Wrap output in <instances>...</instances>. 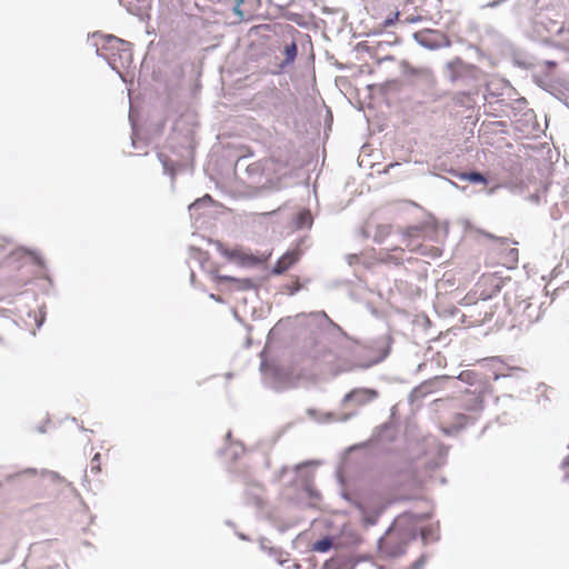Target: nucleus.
I'll use <instances>...</instances> for the list:
<instances>
[{"label": "nucleus", "instance_id": "1a4fd4ad", "mask_svg": "<svg viewBox=\"0 0 569 569\" xmlns=\"http://www.w3.org/2000/svg\"><path fill=\"white\" fill-rule=\"evenodd\" d=\"M297 52H298V50H297V46L295 42L287 44L283 50V53L286 57L284 61L280 64V70L277 71L276 73H280L284 67L291 64L296 60Z\"/></svg>", "mask_w": 569, "mask_h": 569}, {"label": "nucleus", "instance_id": "2eb2a0df", "mask_svg": "<svg viewBox=\"0 0 569 569\" xmlns=\"http://www.w3.org/2000/svg\"><path fill=\"white\" fill-rule=\"evenodd\" d=\"M323 569H345V565L339 559H329L325 562Z\"/></svg>", "mask_w": 569, "mask_h": 569}, {"label": "nucleus", "instance_id": "0eeeda50", "mask_svg": "<svg viewBox=\"0 0 569 569\" xmlns=\"http://www.w3.org/2000/svg\"><path fill=\"white\" fill-rule=\"evenodd\" d=\"M128 11L141 16L151 8V0H123Z\"/></svg>", "mask_w": 569, "mask_h": 569}, {"label": "nucleus", "instance_id": "ddd939ff", "mask_svg": "<svg viewBox=\"0 0 569 569\" xmlns=\"http://www.w3.org/2000/svg\"><path fill=\"white\" fill-rule=\"evenodd\" d=\"M244 2V0H236V4L233 7V11L238 17V21H246L251 18L250 13H246L241 9V4Z\"/></svg>", "mask_w": 569, "mask_h": 569}, {"label": "nucleus", "instance_id": "dca6fc26", "mask_svg": "<svg viewBox=\"0 0 569 569\" xmlns=\"http://www.w3.org/2000/svg\"><path fill=\"white\" fill-rule=\"evenodd\" d=\"M377 519H378V515L365 516L363 517V522L367 526H372V525H375L377 522Z\"/></svg>", "mask_w": 569, "mask_h": 569}, {"label": "nucleus", "instance_id": "b1692460", "mask_svg": "<svg viewBox=\"0 0 569 569\" xmlns=\"http://www.w3.org/2000/svg\"><path fill=\"white\" fill-rule=\"evenodd\" d=\"M421 535H422L423 539H426V530H422Z\"/></svg>", "mask_w": 569, "mask_h": 569}, {"label": "nucleus", "instance_id": "9d476101", "mask_svg": "<svg viewBox=\"0 0 569 569\" xmlns=\"http://www.w3.org/2000/svg\"><path fill=\"white\" fill-rule=\"evenodd\" d=\"M286 163L276 158H268L262 161V170L264 172H279L286 168Z\"/></svg>", "mask_w": 569, "mask_h": 569}, {"label": "nucleus", "instance_id": "f257e3e1", "mask_svg": "<svg viewBox=\"0 0 569 569\" xmlns=\"http://www.w3.org/2000/svg\"><path fill=\"white\" fill-rule=\"evenodd\" d=\"M416 521L409 513L399 516L393 525L379 540V552L383 557L396 558L405 553L407 545L415 539L413 530L407 527Z\"/></svg>", "mask_w": 569, "mask_h": 569}, {"label": "nucleus", "instance_id": "4be33fe9", "mask_svg": "<svg viewBox=\"0 0 569 569\" xmlns=\"http://www.w3.org/2000/svg\"><path fill=\"white\" fill-rule=\"evenodd\" d=\"M391 23H393V19H388V20H386L385 26H389Z\"/></svg>", "mask_w": 569, "mask_h": 569}, {"label": "nucleus", "instance_id": "6e6552de", "mask_svg": "<svg viewBox=\"0 0 569 569\" xmlns=\"http://www.w3.org/2000/svg\"><path fill=\"white\" fill-rule=\"evenodd\" d=\"M463 403H465L466 410L478 412L482 409L483 401L479 396H477L472 392H466V398L463 400Z\"/></svg>", "mask_w": 569, "mask_h": 569}, {"label": "nucleus", "instance_id": "a211bd4d", "mask_svg": "<svg viewBox=\"0 0 569 569\" xmlns=\"http://www.w3.org/2000/svg\"><path fill=\"white\" fill-rule=\"evenodd\" d=\"M300 288H301V284L299 283V280H296L290 293H295V292L299 291Z\"/></svg>", "mask_w": 569, "mask_h": 569}, {"label": "nucleus", "instance_id": "20e7f679", "mask_svg": "<svg viewBox=\"0 0 569 569\" xmlns=\"http://www.w3.org/2000/svg\"><path fill=\"white\" fill-rule=\"evenodd\" d=\"M499 284L497 280L491 276H483L476 284V290L473 293H469L465 297V301H471L472 297L478 295L479 299L482 301H487L499 291Z\"/></svg>", "mask_w": 569, "mask_h": 569}, {"label": "nucleus", "instance_id": "4468645a", "mask_svg": "<svg viewBox=\"0 0 569 569\" xmlns=\"http://www.w3.org/2000/svg\"><path fill=\"white\" fill-rule=\"evenodd\" d=\"M100 463H101V456H100V453H96L90 462L91 472L99 473L101 471Z\"/></svg>", "mask_w": 569, "mask_h": 569}, {"label": "nucleus", "instance_id": "5701e85b", "mask_svg": "<svg viewBox=\"0 0 569 569\" xmlns=\"http://www.w3.org/2000/svg\"><path fill=\"white\" fill-rule=\"evenodd\" d=\"M211 298H212V299H216L217 301H221V299H220V298H217V296H214V295H211Z\"/></svg>", "mask_w": 569, "mask_h": 569}, {"label": "nucleus", "instance_id": "f8f14e48", "mask_svg": "<svg viewBox=\"0 0 569 569\" xmlns=\"http://www.w3.org/2000/svg\"><path fill=\"white\" fill-rule=\"evenodd\" d=\"M332 547V540L326 537L312 545V550L317 552H327Z\"/></svg>", "mask_w": 569, "mask_h": 569}, {"label": "nucleus", "instance_id": "9b49d317", "mask_svg": "<svg viewBox=\"0 0 569 569\" xmlns=\"http://www.w3.org/2000/svg\"><path fill=\"white\" fill-rule=\"evenodd\" d=\"M461 180H466L472 183H483L487 184V179L480 172H463L459 174Z\"/></svg>", "mask_w": 569, "mask_h": 569}, {"label": "nucleus", "instance_id": "423d86ee", "mask_svg": "<svg viewBox=\"0 0 569 569\" xmlns=\"http://www.w3.org/2000/svg\"><path fill=\"white\" fill-rule=\"evenodd\" d=\"M378 397L373 389H355L345 397V401H355L358 406H363Z\"/></svg>", "mask_w": 569, "mask_h": 569}, {"label": "nucleus", "instance_id": "aec40b11", "mask_svg": "<svg viewBox=\"0 0 569 569\" xmlns=\"http://www.w3.org/2000/svg\"><path fill=\"white\" fill-rule=\"evenodd\" d=\"M241 283H242V286H241L242 288L250 287V281L249 280H243V281H241Z\"/></svg>", "mask_w": 569, "mask_h": 569}, {"label": "nucleus", "instance_id": "7ed1b4c3", "mask_svg": "<svg viewBox=\"0 0 569 569\" xmlns=\"http://www.w3.org/2000/svg\"><path fill=\"white\" fill-rule=\"evenodd\" d=\"M422 233H423V229L422 228H418V227H413V228H409L406 233H405V238L407 240V247H410V250L411 251H416V252H419L421 256H426V257H430V258H438L441 256V250L438 248V247H433V246H430V247H427V246H415L413 244V239L415 238H421L422 237Z\"/></svg>", "mask_w": 569, "mask_h": 569}, {"label": "nucleus", "instance_id": "f3484780", "mask_svg": "<svg viewBox=\"0 0 569 569\" xmlns=\"http://www.w3.org/2000/svg\"><path fill=\"white\" fill-rule=\"evenodd\" d=\"M468 422V418L466 415H462V413H458V425L459 426H463Z\"/></svg>", "mask_w": 569, "mask_h": 569}, {"label": "nucleus", "instance_id": "412c9836", "mask_svg": "<svg viewBox=\"0 0 569 569\" xmlns=\"http://www.w3.org/2000/svg\"><path fill=\"white\" fill-rule=\"evenodd\" d=\"M222 280H228V281H236V279L231 278V277H221Z\"/></svg>", "mask_w": 569, "mask_h": 569}, {"label": "nucleus", "instance_id": "f03ea898", "mask_svg": "<svg viewBox=\"0 0 569 569\" xmlns=\"http://www.w3.org/2000/svg\"><path fill=\"white\" fill-rule=\"evenodd\" d=\"M98 52L118 73L130 67L133 60L131 44L116 36H106Z\"/></svg>", "mask_w": 569, "mask_h": 569}, {"label": "nucleus", "instance_id": "39448f33", "mask_svg": "<svg viewBox=\"0 0 569 569\" xmlns=\"http://www.w3.org/2000/svg\"><path fill=\"white\" fill-rule=\"evenodd\" d=\"M301 257L300 249H293L283 253L273 266L271 273L272 274H282L287 270H289L292 266H295Z\"/></svg>", "mask_w": 569, "mask_h": 569}, {"label": "nucleus", "instance_id": "6ab92c4d", "mask_svg": "<svg viewBox=\"0 0 569 569\" xmlns=\"http://www.w3.org/2000/svg\"><path fill=\"white\" fill-rule=\"evenodd\" d=\"M493 315V310L490 308V311H486L483 320H486L488 317L491 318Z\"/></svg>", "mask_w": 569, "mask_h": 569}]
</instances>
